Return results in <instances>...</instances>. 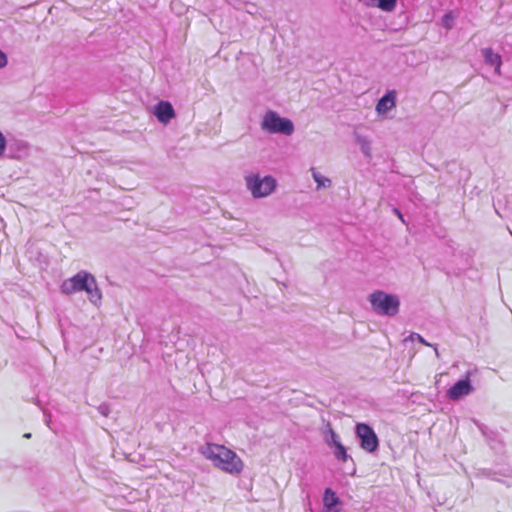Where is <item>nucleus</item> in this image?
Instances as JSON below:
<instances>
[{"label": "nucleus", "mask_w": 512, "mask_h": 512, "mask_svg": "<svg viewBox=\"0 0 512 512\" xmlns=\"http://www.w3.org/2000/svg\"><path fill=\"white\" fill-rule=\"evenodd\" d=\"M356 143L366 156L371 155V142L367 137L361 135L356 136Z\"/></svg>", "instance_id": "16"}, {"label": "nucleus", "mask_w": 512, "mask_h": 512, "mask_svg": "<svg viewBox=\"0 0 512 512\" xmlns=\"http://www.w3.org/2000/svg\"><path fill=\"white\" fill-rule=\"evenodd\" d=\"M261 130L269 134H283L290 136L294 133L293 122L285 117H281L277 112L268 110L262 117L260 123Z\"/></svg>", "instance_id": "5"}, {"label": "nucleus", "mask_w": 512, "mask_h": 512, "mask_svg": "<svg viewBox=\"0 0 512 512\" xmlns=\"http://www.w3.org/2000/svg\"><path fill=\"white\" fill-rule=\"evenodd\" d=\"M331 449H333V455L338 461L347 462L350 459V456L348 455L346 448L343 446L341 442L336 443V445H333Z\"/></svg>", "instance_id": "14"}, {"label": "nucleus", "mask_w": 512, "mask_h": 512, "mask_svg": "<svg viewBox=\"0 0 512 512\" xmlns=\"http://www.w3.org/2000/svg\"><path fill=\"white\" fill-rule=\"evenodd\" d=\"M360 2L368 8L378 9L384 13H392L396 10L399 0H360Z\"/></svg>", "instance_id": "11"}, {"label": "nucleus", "mask_w": 512, "mask_h": 512, "mask_svg": "<svg viewBox=\"0 0 512 512\" xmlns=\"http://www.w3.org/2000/svg\"><path fill=\"white\" fill-rule=\"evenodd\" d=\"M106 410H107V408H105V407L101 408V413L103 415H105V416H107V411Z\"/></svg>", "instance_id": "21"}, {"label": "nucleus", "mask_w": 512, "mask_h": 512, "mask_svg": "<svg viewBox=\"0 0 512 512\" xmlns=\"http://www.w3.org/2000/svg\"><path fill=\"white\" fill-rule=\"evenodd\" d=\"M371 309L380 316L394 317L400 310V298L383 290H375L368 296Z\"/></svg>", "instance_id": "3"}, {"label": "nucleus", "mask_w": 512, "mask_h": 512, "mask_svg": "<svg viewBox=\"0 0 512 512\" xmlns=\"http://www.w3.org/2000/svg\"><path fill=\"white\" fill-rule=\"evenodd\" d=\"M6 144H7L6 138L3 135V133L0 131V156L3 155L5 148H6Z\"/></svg>", "instance_id": "19"}, {"label": "nucleus", "mask_w": 512, "mask_h": 512, "mask_svg": "<svg viewBox=\"0 0 512 512\" xmlns=\"http://www.w3.org/2000/svg\"><path fill=\"white\" fill-rule=\"evenodd\" d=\"M310 171L314 181L317 184V190L322 188H329L331 186L332 182L328 177L323 176L315 168H311Z\"/></svg>", "instance_id": "13"}, {"label": "nucleus", "mask_w": 512, "mask_h": 512, "mask_svg": "<svg viewBox=\"0 0 512 512\" xmlns=\"http://www.w3.org/2000/svg\"><path fill=\"white\" fill-rule=\"evenodd\" d=\"M200 453L217 469L230 474L239 475L244 469L242 459L224 445L206 443L200 448Z\"/></svg>", "instance_id": "1"}, {"label": "nucleus", "mask_w": 512, "mask_h": 512, "mask_svg": "<svg viewBox=\"0 0 512 512\" xmlns=\"http://www.w3.org/2000/svg\"><path fill=\"white\" fill-rule=\"evenodd\" d=\"M396 212H397L398 216L400 217V219H401V220H403V218H402V214H400V212H399V211H397V210H396Z\"/></svg>", "instance_id": "22"}, {"label": "nucleus", "mask_w": 512, "mask_h": 512, "mask_svg": "<svg viewBox=\"0 0 512 512\" xmlns=\"http://www.w3.org/2000/svg\"><path fill=\"white\" fill-rule=\"evenodd\" d=\"M396 92L394 90L388 91L382 98L379 99L376 105V112L379 116H386L388 112L396 107Z\"/></svg>", "instance_id": "10"}, {"label": "nucleus", "mask_w": 512, "mask_h": 512, "mask_svg": "<svg viewBox=\"0 0 512 512\" xmlns=\"http://www.w3.org/2000/svg\"><path fill=\"white\" fill-rule=\"evenodd\" d=\"M481 53L485 63L493 67L496 74H500L501 56L495 53L491 48H483Z\"/></svg>", "instance_id": "12"}, {"label": "nucleus", "mask_w": 512, "mask_h": 512, "mask_svg": "<svg viewBox=\"0 0 512 512\" xmlns=\"http://www.w3.org/2000/svg\"><path fill=\"white\" fill-rule=\"evenodd\" d=\"M245 185L253 198L262 199L272 195L278 183L271 175L261 176L258 173H251L245 176Z\"/></svg>", "instance_id": "4"}, {"label": "nucleus", "mask_w": 512, "mask_h": 512, "mask_svg": "<svg viewBox=\"0 0 512 512\" xmlns=\"http://www.w3.org/2000/svg\"><path fill=\"white\" fill-rule=\"evenodd\" d=\"M8 63V58L6 56V54L0 50V69L1 68H4Z\"/></svg>", "instance_id": "20"}, {"label": "nucleus", "mask_w": 512, "mask_h": 512, "mask_svg": "<svg viewBox=\"0 0 512 512\" xmlns=\"http://www.w3.org/2000/svg\"><path fill=\"white\" fill-rule=\"evenodd\" d=\"M324 440L326 444L331 448L336 443L341 442L339 436L334 432L330 425H327V429L324 432Z\"/></svg>", "instance_id": "15"}, {"label": "nucleus", "mask_w": 512, "mask_h": 512, "mask_svg": "<svg viewBox=\"0 0 512 512\" xmlns=\"http://www.w3.org/2000/svg\"><path fill=\"white\" fill-rule=\"evenodd\" d=\"M61 292L66 295H72L78 292L85 291L89 301L99 306L102 299V294L97 286L95 277L87 271H79L74 276L64 280L60 286Z\"/></svg>", "instance_id": "2"}, {"label": "nucleus", "mask_w": 512, "mask_h": 512, "mask_svg": "<svg viewBox=\"0 0 512 512\" xmlns=\"http://www.w3.org/2000/svg\"><path fill=\"white\" fill-rule=\"evenodd\" d=\"M24 437H26V438H30V437H31V434H30V433H27V434H25V435H24Z\"/></svg>", "instance_id": "23"}, {"label": "nucleus", "mask_w": 512, "mask_h": 512, "mask_svg": "<svg viewBox=\"0 0 512 512\" xmlns=\"http://www.w3.org/2000/svg\"><path fill=\"white\" fill-rule=\"evenodd\" d=\"M409 339H411L412 341L414 340H417L419 341L420 343L426 345V346H429V347H433L434 348V351H435V354L436 356L438 357L439 356V352H438V349L436 346L432 345L431 343L427 342L421 335L417 334V333H412L410 336H409Z\"/></svg>", "instance_id": "17"}, {"label": "nucleus", "mask_w": 512, "mask_h": 512, "mask_svg": "<svg viewBox=\"0 0 512 512\" xmlns=\"http://www.w3.org/2000/svg\"><path fill=\"white\" fill-rule=\"evenodd\" d=\"M322 512H340L342 502L331 488H326L323 493Z\"/></svg>", "instance_id": "9"}, {"label": "nucleus", "mask_w": 512, "mask_h": 512, "mask_svg": "<svg viewBox=\"0 0 512 512\" xmlns=\"http://www.w3.org/2000/svg\"><path fill=\"white\" fill-rule=\"evenodd\" d=\"M153 114L163 124L169 123L175 117L174 108L168 101H159L153 108Z\"/></svg>", "instance_id": "8"}, {"label": "nucleus", "mask_w": 512, "mask_h": 512, "mask_svg": "<svg viewBox=\"0 0 512 512\" xmlns=\"http://www.w3.org/2000/svg\"><path fill=\"white\" fill-rule=\"evenodd\" d=\"M442 24L446 29H451L454 25V16L452 13L445 14L442 18Z\"/></svg>", "instance_id": "18"}, {"label": "nucleus", "mask_w": 512, "mask_h": 512, "mask_svg": "<svg viewBox=\"0 0 512 512\" xmlns=\"http://www.w3.org/2000/svg\"><path fill=\"white\" fill-rule=\"evenodd\" d=\"M473 390L471 381L468 377L457 381L452 387L447 390V397L450 400L457 401L460 398L469 395Z\"/></svg>", "instance_id": "7"}, {"label": "nucleus", "mask_w": 512, "mask_h": 512, "mask_svg": "<svg viewBox=\"0 0 512 512\" xmlns=\"http://www.w3.org/2000/svg\"><path fill=\"white\" fill-rule=\"evenodd\" d=\"M356 435L360 439V447L368 453H373L378 449L379 439L374 430L365 423L356 425Z\"/></svg>", "instance_id": "6"}]
</instances>
